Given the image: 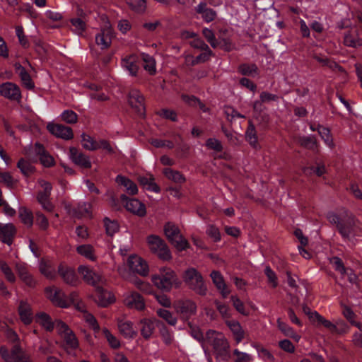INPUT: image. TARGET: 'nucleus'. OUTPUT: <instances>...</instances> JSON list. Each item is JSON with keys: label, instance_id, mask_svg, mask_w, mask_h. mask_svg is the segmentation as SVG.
<instances>
[{"label": "nucleus", "instance_id": "f257e3e1", "mask_svg": "<svg viewBox=\"0 0 362 362\" xmlns=\"http://www.w3.org/2000/svg\"><path fill=\"white\" fill-rule=\"evenodd\" d=\"M77 270L84 281L95 288V301L100 306L107 307L114 303L115 296L112 293L103 288V279L99 274L86 265H80Z\"/></svg>", "mask_w": 362, "mask_h": 362}, {"label": "nucleus", "instance_id": "f03ea898", "mask_svg": "<svg viewBox=\"0 0 362 362\" xmlns=\"http://www.w3.org/2000/svg\"><path fill=\"white\" fill-rule=\"evenodd\" d=\"M327 219L332 224L336 226L344 240H349L356 235L354 218L346 209H341L339 214L328 213Z\"/></svg>", "mask_w": 362, "mask_h": 362}, {"label": "nucleus", "instance_id": "7ed1b4c3", "mask_svg": "<svg viewBox=\"0 0 362 362\" xmlns=\"http://www.w3.org/2000/svg\"><path fill=\"white\" fill-rule=\"evenodd\" d=\"M152 282L159 289L170 291L173 288H178L181 281L176 273L169 267H161L158 272L152 276Z\"/></svg>", "mask_w": 362, "mask_h": 362}, {"label": "nucleus", "instance_id": "20e7f679", "mask_svg": "<svg viewBox=\"0 0 362 362\" xmlns=\"http://www.w3.org/2000/svg\"><path fill=\"white\" fill-rule=\"evenodd\" d=\"M183 279L188 288L200 296L208 292L207 285L202 274L195 268L189 267L183 274Z\"/></svg>", "mask_w": 362, "mask_h": 362}, {"label": "nucleus", "instance_id": "39448f33", "mask_svg": "<svg viewBox=\"0 0 362 362\" xmlns=\"http://www.w3.org/2000/svg\"><path fill=\"white\" fill-rule=\"evenodd\" d=\"M164 233L177 250H186L190 247L189 242L180 234L179 228L173 223L167 222L165 224Z\"/></svg>", "mask_w": 362, "mask_h": 362}, {"label": "nucleus", "instance_id": "423d86ee", "mask_svg": "<svg viewBox=\"0 0 362 362\" xmlns=\"http://www.w3.org/2000/svg\"><path fill=\"white\" fill-rule=\"evenodd\" d=\"M147 244L152 253L163 260H169L172 258L170 250L165 242L156 235H150L147 237Z\"/></svg>", "mask_w": 362, "mask_h": 362}, {"label": "nucleus", "instance_id": "0eeeda50", "mask_svg": "<svg viewBox=\"0 0 362 362\" xmlns=\"http://www.w3.org/2000/svg\"><path fill=\"white\" fill-rule=\"evenodd\" d=\"M216 336L211 341V346L216 358L228 361L230 358V344L227 339L221 333L213 332Z\"/></svg>", "mask_w": 362, "mask_h": 362}, {"label": "nucleus", "instance_id": "6e6552de", "mask_svg": "<svg viewBox=\"0 0 362 362\" xmlns=\"http://www.w3.org/2000/svg\"><path fill=\"white\" fill-rule=\"evenodd\" d=\"M57 329L61 335L66 349L76 350L78 348V340L74 332L62 321L57 324Z\"/></svg>", "mask_w": 362, "mask_h": 362}, {"label": "nucleus", "instance_id": "1a4fd4ad", "mask_svg": "<svg viewBox=\"0 0 362 362\" xmlns=\"http://www.w3.org/2000/svg\"><path fill=\"white\" fill-rule=\"evenodd\" d=\"M161 321L156 318L143 317L137 323L136 328L141 336L146 340L154 337L156 328L160 326Z\"/></svg>", "mask_w": 362, "mask_h": 362}, {"label": "nucleus", "instance_id": "9d476101", "mask_svg": "<svg viewBox=\"0 0 362 362\" xmlns=\"http://www.w3.org/2000/svg\"><path fill=\"white\" fill-rule=\"evenodd\" d=\"M344 45L351 48L362 47V19L357 25L344 33Z\"/></svg>", "mask_w": 362, "mask_h": 362}, {"label": "nucleus", "instance_id": "9b49d317", "mask_svg": "<svg viewBox=\"0 0 362 362\" xmlns=\"http://www.w3.org/2000/svg\"><path fill=\"white\" fill-rule=\"evenodd\" d=\"M120 201L124 204L126 209L131 213L139 216L144 217L146 214V208L144 203L137 199L129 198L126 194L120 195Z\"/></svg>", "mask_w": 362, "mask_h": 362}, {"label": "nucleus", "instance_id": "f8f14e48", "mask_svg": "<svg viewBox=\"0 0 362 362\" xmlns=\"http://www.w3.org/2000/svg\"><path fill=\"white\" fill-rule=\"evenodd\" d=\"M144 97L137 89H132L128 95V101L131 107L135 110L136 114L144 117L146 114V107Z\"/></svg>", "mask_w": 362, "mask_h": 362}, {"label": "nucleus", "instance_id": "ddd939ff", "mask_svg": "<svg viewBox=\"0 0 362 362\" xmlns=\"http://www.w3.org/2000/svg\"><path fill=\"white\" fill-rule=\"evenodd\" d=\"M40 185L42 189L38 191L37 200L44 209L51 211L53 209V206L49 201L51 191L52 189V184L45 180H40Z\"/></svg>", "mask_w": 362, "mask_h": 362}, {"label": "nucleus", "instance_id": "4468645a", "mask_svg": "<svg viewBox=\"0 0 362 362\" xmlns=\"http://www.w3.org/2000/svg\"><path fill=\"white\" fill-rule=\"evenodd\" d=\"M57 273L64 282L68 285L76 286L79 283V279L75 270L64 262H61L59 264L57 267Z\"/></svg>", "mask_w": 362, "mask_h": 362}, {"label": "nucleus", "instance_id": "2eb2a0df", "mask_svg": "<svg viewBox=\"0 0 362 362\" xmlns=\"http://www.w3.org/2000/svg\"><path fill=\"white\" fill-rule=\"evenodd\" d=\"M129 269L133 273L146 276L148 272V267L145 260L136 255H130L127 261Z\"/></svg>", "mask_w": 362, "mask_h": 362}, {"label": "nucleus", "instance_id": "dca6fc26", "mask_svg": "<svg viewBox=\"0 0 362 362\" xmlns=\"http://www.w3.org/2000/svg\"><path fill=\"white\" fill-rule=\"evenodd\" d=\"M122 66L129 72L132 76H137L140 70V54H128L121 61Z\"/></svg>", "mask_w": 362, "mask_h": 362}, {"label": "nucleus", "instance_id": "f3484780", "mask_svg": "<svg viewBox=\"0 0 362 362\" xmlns=\"http://www.w3.org/2000/svg\"><path fill=\"white\" fill-rule=\"evenodd\" d=\"M210 277L221 297L223 299L227 298L231 291L228 284L226 283L222 274L219 271L213 270L210 274Z\"/></svg>", "mask_w": 362, "mask_h": 362}, {"label": "nucleus", "instance_id": "a211bd4d", "mask_svg": "<svg viewBox=\"0 0 362 362\" xmlns=\"http://www.w3.org/2000/svg\"><path fill=\"white\" fill-rule=\"evenodd\" d=\"M45 295L55 305L61 308H66L68 306L65 295L60 288L54 286L47 287L45 288Z\"/></svg>", "mask_w": 362, "mask_h": 362}, {"label": "nucleus", "instance_id": "6ab92c4d", "mask_svg": "<svg viewBox=\"0 0 362 362\" xmlns=\"http://www.w3.org/2000/svg\"><path fill=\"white\" fill-rule=\"evenodd\" d=\"M1 96L11 100H20L21 92L19 86L12 82H5L0 85Z\"/></svg>", "mask_w": 362, "mask_h": 362}, {"label": "nucleus", "instance_id": "aec40b11", "mask_svg": "<svg viewBox=\"0 0 362 362\" xmlns=\"http://www.w3.org/2000/svg\"><path fill=\"white\" fill-rule=\"evenodd\" d=\"M194 11L197 14L200 15L201 18L206 23H211L217 18V12L208 7V3L205 1H200L194 7Z\"/></svg>", "mask_w": 362, "mask_h": 362}, {"label": "nucleus", "instance_id": "412c9836", "mask_svg": "<svg viewBox=\"0 0 362 362\" xmlns=\"http://www.w3.org/2000/svg\"><path fill=\"white\" fill-rule=\"evenodd\" d=\"M25 354L21 346L18 344H14L11 351L5 346L0 347V355L6 362H16V360Z\"/></svg>", "mask_w": 362, "mask_h": 362}, {"label": "nucleus", "instance_id": "4be33fe9", "mask_svg": "<svg viewBox=\"0 0 362 362\" xmlns=\"http://www.w3.org/2000/svg\"><path fill=\"white\" fill-rule=\"evenodd\" d=\"M124 303L129 308L136 309L139 311L144 310L146 307L143 296L135 291L132 292L125 296Z\"/></svg>", "mask_w": 362, "mask_h": 362}, {"label": "nucleus", "instance_id": "5701e85b", "mask_svg": "<svg viewBox=\"0 0 362 362\" xmlns=\"http://www.w3.org/2000/svg\"><path fill=\"white\" fill-rule=\"evenodd\" d=\"M47 129L51 134L57 137L66 140L72 139L74 136L72 129L63 124L49 123L47 124Z\"/></svg>", "mask_w": 362, "mask_h": 362}, {"label": "nucleus", "instance_id": "b1692460", "mask_svg": "<svg viewBox=\"0 0 362 362\" xmlns=\"http://www.w3.org/2000/svg\"><path fill=\"white\" fill-rule=\"evenodd\" d=\"M18 312L20 319L25 325H29L33 320V312L31 305L27 301L21 300L19 302Z\"/></svg>", "mask_w": 362, "mask_h": 362}, {"label": "nucleus", "instance_id": "393cba45", "mask_svg": "<svg viewBox=\"0 0 362 362\" xmlns=\"http://www.w3.org/2000/svg\"><path fill=\"white\" fill-rule=\"evenodd\" d=\"M36 322L47 332H52L59 320L53 321L51 316L45 312L37 313L35 315Z\"/></svg>", "mask_w": 362, "mask_h": 362}, {"label": "nucleus", "instance_id": "a878e982", "mask_svg": "<svg viewBox=\"0 0 362 362\" xmlns=\"http://www.w3.org/2000/svg\"><path fill=\"white\" fill-rule=\"evenodd\" d=\"M69 156L76 165L86 169L91 168L89 158L83 153L79 152L76 148L71 147L69 148Z\"/></svg>", "mask_w": 362, "mask_h": 362}, {"label": "nucleus", "instance_id": "bb28decb", "mask_svg": "<svg viewBox=\"0 0 362 362\" xmlns=\"http://www.w3.org/2000/svg\"><path fill=\"white\" fill-rule=\"evenodd\" d=\"M35 153L39 156L41 163L45 167H51L54 165V160L52 156L49 154L44 146L39 142L35 144Z\"/></svg>", "mask_w": 362, "mask_h": 362}, {"label": "nucleus", "instance_id": "cd10ccee", "mask_svg": "<svg viewBox=\"0 0 362 362\" xmlns=\"http://www.w3.org/2000/svg\"><path fill=\"white\" fill-rule=\"evenodd\" d=\"M113 37L111 30L104 29L96 35L95 42L102 49H105L110 47Z\"/></svg>", "mask_w": 362, "mask_h": 362}, {"label": "nucleus", "instance_id": "c85d7f7f", "mask_svg": "<svg viewBox=\"0 0 362 362\" xmlns=\"http://www.w3.org/2000/svg\"><path fill=\"white\" fill-rule=\"evenodd\" d=\"M245 139L254 149L260 148L256 128L251 120L248 122V126L245 132Z\"/></svg>", "mask_w": 362, "mask_h": 362}, {"label": "nucleus", "instance_id": "c756f323", "mask_svg": "<svg viewBox=\"0 0 362 362\" xmlns=\"http://www.w3.org/2000/svg\"><path fill=\"white\" fill-rule=\"evenodd\" d=\"M226 325L233 333L236 344L240 343L244 338L245 332L240 322L234 320H226Z\"/></svg>", "mask_w": 362, "mask_h": 362}, {"label": "nucleus", "instance_id": "7c9ffc66", "mask_svg": "<svg viewBox=\"0 0 362 362\" xmlns=\"http://www.w3.org/2000/svg\"><path fill=\"white\" fill-rule=\"evenodd\" d=\"M40 272L47 279L50 280H55L57 277L58 273L55 267L49 262L45 259H41L40 262Z\"/></svg>", "mask_w": 362, "mask_h": 362}, {"label": "nucleus", "instance_id": "2f4dec72", "mask_svg": "<svg viewBox=\"0 0 362 362\" xmlns=\"http://www.w3.org/2000/svg\"><path fill=\"white\" fill-rule=\"evenodd\" d=\"M16 229L12 224L0 223V240L7 245H11L15 235Z\"/></svg>", "mask_w": 362, "mask_h": 362}, {"label": "nucleus", "instance_id": "473e14b6", "mask_svg": "<svg viewBox=\"0 0 362 362\" xmlns=\"http://www.w3.org/2000/svg\"><path fill=\"white\" fill-rule=\"evenodd\" d=\"M138 181L140 185H141L144 189L148 191L158 193L160 190V187L155 182L153 175L151 174L139 176Z\"/></svg>", "mask_w": 362, "mask_h": 362}, {"label": "nucleus", "instance_id": "72a5a7b5", "mask_svg": "<svg viewBox=\"0 0 362 362\" xmlns=\"http://www.w3.org/2000/svg\"><path fill=\"white\" fill-rule=\"evenodd\" d=\"M238 71L243 76L255 78L259 76L260 71L255 63H242L238 67Z\"/></svg>", "mask_w": 362, "mask_h": 362}, {"label": "nucleus", "instance_id": "f704fd0d", "mask_svg": "<svg viewBox=\"0 0 362 362\" xmlns=\"http://www.w3.org/2000/svg\"><path fill=\"white\" fill-rule=\"evenodd\" d=\"M143 62L144 69L151 75H156V62L153 57L148 54L141 52L140 53V62Z\"/></svg>", "mask_w": 362, "mask_h": 362}, {"label": "nucleus", "instance_id": "c9c22d12", "mask_svg": "<svg viewBox=\"0 0 362 362\" xmlns=\"http://www.w3.org/2000/svg\"><path fill=\"white\" fill-rule=\"evenodd\" d=\"M197 305L191 300H184L178 303L177 306V312L180 313L184 318H188L196 313Z\"/></svg>", "mask_w": 362, "mask_h": 362}, {"label": "nucleus", "instance_id": "e433bc0d", "mask_svg": "<svg viewBox=\"0 0 362 362\" xmlns=\"http://www.w3.org/2000/svg\"><path fill=\"white\" fill-rule=\"evenodd\" d=\"M118 329L120 333L125 338H134L137 335V332L133 329V325L130 321L119 320L117 322Z\"/></svg>", "mask_w": 362, "mask_h": 362}, {"label": "nucleus", "instance_id": "4c0bfd02", "mask_svg": "<svg viewBox=\"0 0 362 362\" xmlns=\"http://www.w3.org/2000/svg\"><path fill=\"white\" fill-rule=\"evenodd\" d=\"M15 66L16 71L18 74L23 85L29 90L34 88V83L26 69L20 64H16Z\"/></svg>", "mask_w": 362, "mask_h": 362}, {"label": "nucleus", "instance_id": "58836bf2", "mask_svg": "<svg viewBox=\"0 0 362 362\" xmlns=\"http://www.w3.org/2000/svg\"><path fill=\"white\" fill-rule=\"evenodd\" d=\"M116 182L125 187V191L130 195H134L138 192L137 185L130 179L122 175H118L116 177Z\"/></svg>", "mask_w": 362, "mask_h": 362}, {"label": "nucleus", "instance_id": "ea45409f", "mask_svg": "<svg viewBox=\"0 0 362 362\" xmlns=\"http://www.w3.org/2000/svg\"><path fill=\"white\" fill-rule=\"evenodd\" d=\"M76 252L91 262L97 260V256L95 253V249L90 244H83L76 248Z\"/></svg>", "mask_w": 362, "mask_h": 362}, {"label": "nucleus", "instance_id": "a19ab883", "mask_svg": "<svg viewBox=\"0 0 362 362\" xmlns=\"http://www.w3.org/2000/svg\"><path fill=\"white\" fill-rule=\"evenodd\" d=\"M277 327L284 336L291 338L296 342H298L300 341V336L296 332L293 327L281 321V319H278L277 320Z\"/></svg>", "mask_w": 362, "mask_h": 362}, {"label": "nucleus", "instance_id": "79ce46f5", "mask_svg": "<svg viewBox=\"0 0 362 362\" xmlns=\"http://www.w3.org/2000/svg\"><path fill=\"white\" fill-rule=\"evenodd\" d=\"M182 100L191 107H199L202 112H208L209 109L196 96L189 95L187 94H182L181 95Z\"/></svg>", "mask_w": 362, "mask_h": 362}, {"label": "nucleus", "instance_id": "37998d69", "mask_svg": "<svg viewBox=\"0 0 362 362\" xmlns=\"http://www.w3.org/2000/svg\"><path fill=\"white\" fill-rule=\"evenodd\" d=\"M317 132L320 136L321 139L323 140L325 144L329 147L330 148H334L335 144L333 141V138L330 130L327 127H325L322 125L318 124H317Z\"/></svg>", "mask_w": 362, "mask_h": 362}, {"label": "nucleus", "instance_id": "c03bdc74", "mask_svg": "<svg viewBox=\"0 0 362 362\" xmlns=\"http://www.w3.org/2000/svg\"><path fill=\"white\" fill-rule=\"evenodd\" d=\"M164 175L168 179L175 183L182 184L185 182V176L177 170H173L170 168H166L163 170Z\"/></svg>", "mask_w": 362, "mask_h": 362}, {"label": "nucleus", "instance_id": "a18cd8bd", "mask_svg": "<svg viewBox=\"0 0 362 362\" xmlns=\"http://www.w3.org/2000/svg\"><path fill=\"white\" fill-rule=\"evenodd\" d=\"M300 143L302 146L313 151L317 149L318 144L314 136H304L300 138Z\"/></svg>", "mask_w": 362, "mask_h": 362}, {"label": "nucleus", "instance_id": "49530a36", "mask_svg": "<svg viewBox=\"0 0 362 362\" xmlns=\"http://www.w3.org/2000/svg\"><path fill=\"white\" fill-rule=\"evenodd\" d=\"M103 222L106 234L108 236L112 237L119 231V226L117 221H112L109 218L105 217Z\"/></svg>", "mask_w": 362, "mask_h": 362}, {"label": "nucleus", "instance_id": "de8ad7c7", "mask_svg": "<svg viewBox=\"0 0 362 362\" xmlns=\"http://www.w3.org/2000/svg\"><path fill=\"white\" fill-rule=\"evenodd\" d=\"M214 304L217 310L221 315L222 318L225 320V321L227 320H230L232 313L231 310L228 305L221 302L218 300H215Z\"/></svg>", "mask_w": 362, "mask_h": 362}, {"label": "nucleus", "instance_id": "09e8293b", "mask_svg": "<svg viewBox=\"0 0 362 362\" xmlns=\"http://www.w3.org/2000/svg\"><path fill=\"white\" fill-rule=\"evenodd\" d=\"M230 359L234 362H252V356L247 353L235 349L233 350V354H230Z\"/></svg>", "mask_w": 362, "mask_h": 362}, {"label": "nucleus", "instance_id": "8fccbe9b", "mask_svg": "<svg viewBox=\"0 0 362 362\" xmlns=\"http://www.w3.org/2000/svg\"><path fill=\"white\" fill-rule=\"evenodd\" d=\"M102 332L103 336L112 349H117L120 347L121 344L119 340L115 336H114L108 329L104 328L103 329Z\"/></svg>", "mask_w": 362, "mask_h": 362}, {"label": "nucleus", "instance_id": "3c124183", "mask_svg": "<svg viewBox=\"0 0 362 362\" xmlns=\"http://www.w3.org/2000/svg\"><path fill=\"white\" fill-rule=\"evenodd\" d=\"M18 275L20 279L29 287L35 286V280L25 268H19Z\"/></svg>", "mask_w": 362, "mask_h": 362}, {"label": "nucleus", "instance_id": "603ef678", "mask_svg": "<svg viewBox=\"0 0 362 362\" xmlns=\"http://www.w3.org/2000/svg\"><path fill=\"white\" fill-rule=\"evenodd\" d=\"M19 216L22 222L28 227H31L33 224V216L32 212L25 207L19 209Z\"/></svg>", "mask_w": 362, "mask_h": 362}, {"label": "nucleus", "instance_id": "864d4df0", "mask_svg": "<svg viewBox=\"0 0 362 362\" xmlns=\"http://www.w3.org/2000/svg\"><path fill=\"white\" fill-rule=\"evenodd\" d=\"M156 313L158 317L165 320L170 325H175L177 323V318L168 310L164 308L157 309Z\"/></svg>", "mask_w": 362, "mask_h": 362}, {"label": "nucleus", "instance_id": "5fc2aeb1", "mask_svg": "<svg viewBox=\"0 0 362 362\" xmlns=\"http://www.w3.org/2000/svg\"><path fill=\"white\" fill-rule=\"evenodd\" d=\"M343 314L352 326L362 329V323L356 320V315L350 308L346 307L343 310Z\"/></svg>", "mask_w": 362, "mask_h": 362}, {"label": "nucleus", "instance_id": "6e6d98bb", "mask_svg": "<svg viewBox=\"0 0 362 362\" xmlns=\"http://www.w3.org/2000/svg\"><path fill=\"white\" fill-rule=\"evenodd\" d=\"M315 320H317L320 324L322 325L324 327L327 328L332 333H338L339 332L337 327L334 325L330 321L325 319L323 317H322L320 315H319L318 313L315 311Z\"/></svg>", "mask_w": 362, "mask_h": 362}, {"label": "nucleus", "instance_id": "4d7b16f0", "mask_svg": "<svg viewBox=\"0 0 362 362\" xmlns=\"http://www.w3.org/2000/svg\"><path fill=\"white\" fill-rule=\"evenodd\" d=\"M202 35L213 48H216L218 47L219 43L216 40L215 34L212 30L208 28H204L202 29Z\"/></svg>", "mask_w": 362, "mask_h": 362}, {"label": "nucleus", "instance_id": "13d9d810", "mask_svg": "<svg viewBox=\"0 0 362 362\" xmlns=\"http://www.w3.org/2000/svg\"><path fill=\"white\" fill-rule=\"evenodd\" d=\"M230 301L235 309L244 316L249 315V311L246 310L243 302L236 296H230Z\"/></svg>", "mask_w": 362, "mask_h": 362}, {"label": "nucleus", "instance_id": "bf43d9fd", "mask_svg": "<svg viewBox=\"0 0 362 362\" xmlns=\"http://www.w3.org/2000/svg\"><path fill=\"white\" fill-rule=\"evenodd\" d=\"M0 269L9 282L14 283L16 281V276L6 262L0 261Z\"/></svg>", "mask_w": 362, "mask_h": 362}, {"label": "nucleus", "instance_id": "052dcab7", "mask_svg": "<svg viewBox=\"0 0 362 362\" xmlns=\"http://www.w3.org/2000/svg\"><path fill=\"white\" fill-rule=\"evenodd\" d=\"M303 173L305 174H311L314 173L318 177H321L326 173L325 165L323 163H320L316 167H305L303 168Z\"/></svg>", "mask_w": 362, "mask_h": 362}, {"label": "nucleus", "instance_id": "680f3d73", "mask_svg": "<svg viewBox=\"0 0 362 362\" xmlns=\"http://www.w3.org/2000/svg\"><path fill=\"white\" fill-rule=\"evenodd\" d=\"M82 142L83 146L85 148L90 151H95L97 150L96 143L97 141H95L93 137H91L90 135L86 134H82Z\"/></svg>", "mask_w": 362, "mask_h": 362}, {"label": "nucleus", "instance_id": "e2e57ef3", "mask_svg": "<svg viewBox=\"0 0 362 362\" xmlns=\"http://www.w3.org/2000/svg\"><path fill=\"white\" fill-rule=\"evenodd\" d=\"M17 167L25 176H28L33 170V167L31 165V164L23 158L18 160Z\"/></svg>", "mask_w": 362, "mask_h": 362}, {"label": "nucleus", "instance_id": "0e129e2a", "mask_svg": "<svg viewBox=\"0 0 362 362\" xmlns=\"http://www.w3.org/2000/svg\"><path fill=\"white\" fill-rule=\"evenodd\" d=\"M86 322L88 324L90 328H91L94 333L98 334L100 331V325L93 315L91 313H86L85 315Z\"/></svg>", "mask_w": 362, "mask_h": 362}, {"label": "nucleus", "instance_id": "69168bd1", "mask_svg": "<svg viewBox=\"0 0 362 362\" xmlns=\"http://www.w3.org/2000/svg\"><path fill=\"white\" fill-rule=\"evenodd\" d=\"M206 146L217 153H221L223 147L221 142L214 138H209L206 141Z\"/></svg>", "mask_w": 362, "mask_h": 362}, {"label": "nucleus", "instance_id": "338daca9", "mask_svg": "<svg viewBox=\"0 0 362 362\" xmlns=\"http://www.w3.org/2000/svg\"><path fill=\"white\" fill-rule=\"evenodd\" d=\"M71 25L74 28L75 30L81 34L85 31L86 25L83 19L81 18H73L70 21Z\"/></svg>", "mask_w": 362, "mask_h": 362}, {"label": "nucleus", "instance_id": "774afa93", "mask_svg": "<svg viewBox=\"0 0 362 362\" xmlns=\"http://www.w3.org/2000/svg\"><path fill=\"white\" fill-rule=\"evenodd\" d=\"M62 119L66 123L74 124L77 122L78 116L75 112L71 110H64L62 113Z\"/></svg>", "mask_w": 362, "mask_h": 362}]
</instances>
